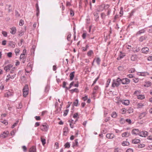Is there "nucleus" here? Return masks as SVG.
<instances>
[{
	"mask_svg": "<svg viewBox=\"0 0 152 152\" xmlns=\"http://www.w3.org/2000/svg\"><path fill=\"white\" fill-rule=\"evenodd\" d=\"M121 79L118 77L116 79L113 80V81L112 86L113 87H118L121 84Z\"/></svg>",
	"mask_w": 152,
	"mask_h": 152,
	"instance_id": "nucleus-1",
	"label": "nucleus"
},
{
	"mask_svg": "<svg viewBox=\"0 0 152 152\" xmlns=\"http://www.w3.org/2000/svg\"><path fill=\"white\" fill-rule=\"evenodd\" d=\"M29 88L28 85H26L23 89V95L24 97H26L28 93Z\"/></svg>",
	"mask_w": 152,
	"mask_h": 152,
	"instance_id": "nucleus-2",
	"label": "nucleus"
},
{
	"mask_svg": "<svg viewBox=\"0 0 152 152\" xmlns=\"http://www.w3.org/2000/svg\"><path fill=\"white\" fill-rule=\"evenodd\" d=\"M49 128L48 125L46 123H44L40 126V129L44 132H47Z\"/></svg>",
	"mask_w": 152,
	"mask_h": 152,
	"instance_id": "nucleus-3",
	"label": "nucleus"
},
{
	"mask_svg": "<svg viewBox=\"0 0 152 152\" xmlns=\"http://www.w3.org/2000/svg\"><path fill=\"white\" fill-rule=\"evenodd\" d=\"M16 74H14L13 75H11L10 74H8L7 75L6 78L5 80V81L6 82H8L10 80H12L16 77Z\"/></svg>",
	"mask_w": 152,
	"mask_h": 152,
	"instance_id": "nucleus-4",
	"label": "nucleus"
},
{
	"mask_svg": "<svg viewBox=\"0 0 152 152\" xmlns=\"http://www.w3.org/2000/svg\"><path fill=\"white\" fill-rule=\"evenodd\" d=\"M121 82L123 84H128L130 82V80L127 78H123L121 79Z\"/></svg>",
	"mask_w": 152,
	"mask_h": 152,
	"instance_id": "nucleus-5",
	"label": "nucleus"
},
{
	"mask_svg": "<svg viewBox=\"0 0 152 152\" xmlns=\"http://www.w3.org/2000/svg\"><path fill=\"white\" fill-rule=\"evenodd\" d=\"M9 134V132L8 131H4L0 135V137L2 138H4L7 137Z\"/></svg>",
	"mask_w": 152,
	"mask_h": 152,
	"instance_id": "nucleus-6",
	"label": "nucleus"
},
{
	"mask_svg": "<svg viewBox=\"0 0 152 152\" xmlns=\"http://www.w3.org/2000/svg\"><path fill=\"white\" fill-rule=\"evenodd\" d=\"M13 93L12 92L8 91L7 92L4 94V96L8 98L9 96H13Z\"/></svg>",
	"mask_w": 152,
	"mask_h": 152,
	"instance_id": "nucleus-7",
	"label": "nucleus"
},
{
	"mask_svg": "<svg viewBox=\"0 0 152 152\" xmlns=\"http://www.w3.org/2000/svg\"><path fill=\"white\" fill-rule=\"evenodd\" d=\"M148 132L147 131L139 132V135L142 137H145L148 135Z\"/></svg>",
	"mask_w": 152,
	"mask_h": 152,
	"instance_id": "nucleus-8",
	"label": "nucleus"
},
{
	"mask_svg": "<svg viewBox=\"0 0 152 152\" xmlns=\"http://www.w3.org/2000/svg\"><path fill=\"white\" fill-rule=\"evenodd\" d=\"M13 65L12 64H9L5 66L4 67V69L6 72H7L9 70H10L12 68Z\"/></svg>",
	"mask_w": 152,
	"mask_h": 152,
	"instance_id": "nucleus-9",
	"label": "nucleus"
},
{
	"mask_svg": "<svg viewBox=\"0 0 152 152\" xmlns=\"http://www.w3.org/2000/svg\"><path fill=\"white\" fill-rule=\"evenodd\" d=\"M140 131L138 129H134L132 130V133L133 134H134L136 135H139V134Z\"/></svg>",
	"mask_w": 152,
	"mask_h": 152,
	"instance_id": "nucleus-10",
	"label": "nucleus"
},
{
	"mask_svg": "<svg viewBox=\"0 0 152 152\" xmlns=\"http://www.w3.org/2000/svg\"><path fill=\"white\" fill-rule=\"evenodd\" d=\"M106 137L109 139H112L115 137V135L112 133H108L106 135Z\"/></svg>",
	"mask_w": 152,
	"mask_h": 152,
	"instance_id": "nucleus-11",
	"label": "nucleus"
},
{
	"mask_svg": "<svg viewBox=\"0 0 152 152\" xmlns=\"http://www.w3.org/2000/svg\"><path fill=\"white\" fill-rule=\"evenodd\" d=\"M20 59L22 60V62L23 63H24L26 59V57L25 56V54L22 53L20 57Z\"/></svg>",
	"mask_w": 152,
	"mask_h": 152,
	"instance_id": "nucleus-12",
	"label": "nucleus"
},
{
	"mask_svg": "<svg viewBox=\"0 0 152 152\" xmlns=\"http://www.w3.org/2000/svg\"><path fill=\"white\" fill-rule=\"evenodd\" d=\"M142 52L144 53L147 54L149 51V49L147 47L143 48L141 50Z\"/></svg>",
	"mask_w": 152,
	"mask_h": 152,
	"instance_id": "nucleus-13",
	"label": "nucleus"
},
{
	"mask_svg": "<svg viewBox=\"0 0 152 152\" xmlns=\"http://www.w3.org/2000/svg\"><path fill=\"white\" fill-rule=\"evenodd\" d=\"M120 101L123 104L126 105H128L129 104V101L128 100H120Z\"/></svg>",
	"mask_w": 152,
	"mask_h": 152,
	"instance_id": "nucleus-14",
	"label": "nucleus"
},
{
	"mask_svg": "<svg viewBox=\"0 0 152 152\" xmlns=\"http://www.w3.org/2000/svg\"><path fill=\"white\" fill-rule=\"evenodd\" d=\"M68 122L69 123V125L71 128H73L74 127V125L76 122H74L73 120H71L69 121Z\"/></svg>",
	"mask_w": 152,
	"mask_h": 152,
	"instance_id": "nucleus-15",
	"label": "nucleus"
},
{
	"mask_svg": "<svg viewBox=\"0 0 152 152\" xmlns=\"http://www.w3.org/2000/svg\"><path fill=\"white\" fill-rule=\"evenodd\" d=\"M10 32L11 34H15L16 31V27H12L10 28Z\"/></svg>",
	"mask_w": 152,
	"mask_h": 152,
	"instance_id": "nucleus-16",
	"label": "nucleus"
},
{
	"mask_svg": "<svg viewBox=\"0 0 152 152\" xmlns=\"http://www.w3.org/2000/svg\"><path fill=\"white\" fill-rule=\"evenodd\" d=\"M130 133L128 132H126L123 133L122 134V137H127L129 136Z\"/></svg>",
	"mask_w": 152,
	"mask_h": 152,
	"instance_id": "nucleus-17",
	"label": "nucleus"
},
{
	"mask_svg": "<svg viewBox=\"0 0 152 152\" xmlns=\"http://www.w3.org/2000/svg\"><path fill=\"white\" fill-rule=\"evenodd\" d=\"M137 75L139 76H145L147 75H148V74L147 72H138L137 73Z\"/></svg>",
	"mask_w": 152,
	"mask_h": 152,
	"instance_id": "nucleus-18",
	"label": "nucleus"
},
{
	"mask_svg": "<svg viewBox=\"0 0 152 152\" xmlns=\"http://www.w3.org/2000/svg\"><path fill=\"white\" fill-rule=\"evenodd\" d=\"M29 152H36V147L35 146H32L29 149Z\"/></svg>",
	"mask_w": 152,
	"mask_h": 152,
	"instance_id": "nucleus-19",
	"label": "nucleus"
},
{
	"mask_svg": "<svg viewBox=\"0 0 152 152\" xmlns=\"http://www.w3.org/2000/svg\"><path fill=\"white\" fill-rule=\"evenodd\" d=\"M75 72H71L69 75L70 80H72L74 78L75 76Z\"/></svg>",
	"mask_w": 152,
	"mask_h": 152,
	"instance_id": "nucleus-20",
	"label": "nucleus"
},
{
	"mask_svg": "<svg viewBox=\"0 0 152 152\" xmlns=\"http://www.w3.org/2000/svg\"><path fill=\"white\" fill-rule=\"evenodd\" d=\"M144 106V104L140 102L137 103V108H141Z\"/></svg>",
	"mask_w": 152,
	"mask_h": 152,
	"instance_id": "nucleus-21",
	"label": "nucleus"
},
{
	"mask_svg": "<svg viewBox=\"0 0 152 152\" xmlns=\"http://www.w3.org/2000/svg\"><path fill=\"white\" fill-rule=\"evenodd\" d=\"M151 85V83L149 81L146 82L145 84L144 85V86L145 87H148L150 86Z\"/></svg>",
	"mask_w": 152,
	"mask_h": 152,
	"instance_id": "nucleus-22",
	"label": "nucleus"
},
{
	"mask_svg": "<svg viewBox=\"0 0 152 152\" xmlns=\"http://www.w3.org/2000/svg\"><path fill=\"white\" fill-rule=\"evenodd\" d=\"M140 142V140L137 139H134L132 140V143L134 144H136L139 143Z\"/></svg>",
	"mask_w": 152,
	"mask_h": 152,
	"instance_id": "nucleus-23",
	"label": "nucleus"
},
{
	"mask_svg": "<svg viewBox=\"0 0 152 152\" xmlns=\"http://www.w3.org/2000/svg\"><path fill=\"white\" fill-rule=\"evenodd\" d=\"M98 89H99L98 86H95L94 88L92 94L93 95L95 94L96 92L97 91Z\"/></svg>",
	"mask_w": 152,
	"mask_h": 152,
	"instance_id": "nucleus-24",
	"label": "nucleus"
},
{
	"mask_svg": "<svg viewBox=\"0 0 152 152\" xmlns=\"http://www.w3.org/2000/svg\"><path fill=\"white\" fill-rule=\"evenodd\" d=\"M69 91H70V93H73L74 92L77 93H78L79 92L78 89L77 88H75L74 89H72L71 90H70Z\"/></svg>",
	"mask_w": 152,
	"mask_h": 152,
	"instance_id": "nucleus-25",
	"label": "nucleus"
},
{
	"mask_svg": "<svg viewBox=\"0 0 152 152\" xmlns=\"http://www.w3.org/2000/svg\"><path fill=\"white\" fill-rule=\"evenodd\" d=\"M16 69L15 67H12L11 69H10V74H16Z\"/></svg>",
	"mask_w": 152,
	"mask_h": 152,
	"instance_id": "nucleus-26",
	"label": "nucleus"
},
{
	"mask_svg": "<svg viewBox=\"0 0 152 152\" xmlns=\"http://www.w3.org/2000/svg\"><path fill=\"white\" fill-rule=\"evenodd\" d=\"M137 56L136 55H132L131 57V59L132 61H135L137 59Z\"/></svg>",
	"mask_w": 152,
	"mask_h": 152,
	"instance_id": "nucleus-27",
	"label": "nucleus"
},
{
	"mask_svg": "<svg viewBox=\"0 0 152 152\" xmlns=\"http://www.w3.org/2000/svg\"><path fill=\"white\" fill-rule=\"evenodd\" d=\"M146 115V113L145 112L142 113L140 114L139 117L140 119H141L144 117Z\"/></svg>",
	"mask_w": 152,
	"mask_h": 152,
	"instance_id": "nucleus-28",
	"label": "nucleus"
},
{
	"mask_svg": "<svg viewBox=\"0 0 152 152\" xmlns=\"http://www.w3.org/2000/svg\"><path fill=\"white\" fill-rule=\"evenodd\" d=\"M95 60H96V62L98 65H100V62H101V60L99 58H95L93 62H94Z\"/></svg>",
	"mask_w": 152,
	"mask_h": 152,
	"instance_id": "nucleus-29",
	"label": "nucleus"
},
{
	"mask_svg": "<svg viewBox=\"0 0 152 152\" xmlns=\"http://www.w3.org/2000/svg\"><path fill=\"white\" fill-rule=\"evenodd\" d=\"M94 54V52L92 50H90L88 52L87 55L88 56L90 57Z\"/></svg>",
	"mask_w": 152,
	"mask_h": 152,
	"instance_id": "nucleus-30",
	"label": "nucleus"
},
{
	"mask_svg": "<svg viewBox=\"0 0 152 152\" xmlns=\"http://www.w3.org/2000/svg\"><path fill=\"white\" fill-rule=\"evenodd\" d=\"M145 96L143 95H139L138 96V97H137V98L138 99H145Z\"/></svg>",
	"mask_w": 152,
	"mask_h": 152,
	"instance_id": "nucleus-31",
	"label": "nucleus"
},
{
	"mask_svg": "<svg viewBox=\"0 0 152 152\" xmlns=\"http://www.w3.org/2000/svg\"><path fill=\"white\" fill-rule=\"evenodd\" d=\"M129 144V142L127 141H123L122 143V145L123 146H128Z\"/></svg>",
	"mask_w": 152,
	"mask_h": 152,
	"instance_id": "nucleus-32",
	"label": "nucleus"
},
{
	"mask_svg": "<svg viewBox=\"0 0 152 152\" xmlns=\"http://www.w3.org/2000/svg\"><path fill=\"white\" fill-rule=\"evenodd\" d=\"M111 117L113 118H116L117 115V114L115 112H113L111 115Z\"/></svg>",
	"mask_w": 152,
	"mask_h": 152,
	"instance_id": "nucleus-33",
	"label": "nucleus"
},
{
	"mask_svg": "<svg viewBox=\"0 0 152 152\" xmlns=\"http://www.w3.org/2000/svg\"><path fill=\"white\" fill-rule=\"evenodd\" d=\"M73 118H76V120H75V122H76V121L77 120V118H78V114L77 113H75L73 115Z\"/></svg>",
	"mask_w": 152,
	"mask_h": 152,
	"instance_id": "nucleus-34",
	"label": "nucleus"
},
{
	"mask_svg": "<svg viewBox=\"0 0 152 152\" xmlns=\"http://www.w3.org/2000/svg\"><path fill=\"white\" fill-rule=\"evenodd\" d=\"M41 141L42 142V145H44L46 143V140L44 138H43L42 136L41 137Z\"/></svg>",
	"mask_w": 152,
	"mask_h": 152,
	"instance_id": "nucleus-35",
	"label": "nucleus"
},
{
	"mask_svg": "<svg viewBox=\"0 0 152 152\" xmlns=\"http://www.w3.org/2000/svg\"><path fill=\"white\" fill-rule=\"evenodd\" d=\"M145 31V30L144 29H142L139 31L137 33V35H140L141 34H142L144 33Z\"/></svg>",
	"mask_w": 152,
	"mask_h": 152,
	"instance_id": "nucleus-36",
	"label": "nucleus"
},
{
	"mask_svg": "<svg viewBox=\"0 0 152 152\" xmlns=\"http://www.w3.org/2000/svg\"><path fill=\"white\" fill-rule=\"evenodd\" d=\"M75 142L73 143V146H78V142L77 141V140H75L74 141Z\"/></svg>",
	"mask_w": 152,
	"mask_h": 152,
	"instance_id": "nucleus-37",
	"label": "nucleus"
},
{
	"mask_svg": "<svg viewBox=\"0 0 152 152\" xmlns=\"http://www.w3.org/2000/svg\"><path fill=\"white\" fill-rule=\"evenodd\" d=\"M9 45L11 46L13 48L15 47V44L12 42H10L9 43Z\"/></svg>",
	"mask_w": 152,
	"mask_h": 152,
	"instance_id": "nucleus-38",
	"label": "nucleus"
},
{
	"mask_svg": "<svg viewBox=\"0 0 152 152\" xmlns=\"http://www.w3.org/2000/svg\"><path fill=\"white\" fill-rule=\"evenodd\" d=\"M20 52V50L18 48H16L15 50V53L16 55H18L19 54Z\"/></svg>",
	"mask_w": 152,
	"mask_h": 152,
	"instance_id": "nucleus-39",
	"label": "nucleus"
},
{
	"mask_svg": "<svg viewBox=\"0 0 152 152\" xmlns=\"http://www.w3.org/2000/svg\"><path fill=\"white\" fill-rule=\"evenodd\" d=\"M126 112V110L125 108H122L121 110V113L122 114H125Z\"/></svg>",
	"mask_w": 152,
	"mask_h": 152,
	"instance_id": "nucleus-40",
	"label": "nucleus"
},
{
	"mask_svg": "<svg viewBox=\"0 0 152 152\" xmlns=\"http://www.w3.org/2000/svg\"><path fill=\"white\" fill-rule=\"evenodd\" d=\"M78 103V101L77 99H76L73 102V104L74 106H77Z\"/></svg>",
	"mask_w": 152,
	"mask_h": 152,
	"instance_id": "nucleus-41",
	"label": "nucleus"
},
{
	"mask_svg": "<svg viewBox=\"0 0 152 152\" xmlns=\"http://www.w3.org/2000/svg\"><path fill=\"white\" fill-rule=\"evenodd\" d=\"M69 110L68 109H66V110L64 111V116H66L68 113L69 112Z\"/></svg>",
	"mask_w": 152,
	"mask_h": 152,
	"instance_id": "nucleus-42",
	"label": "nucleus"
},
{
	"mask_svg": "<svg viewBox=\"0 0 152 152\" xmlns=\"http://www.w3.org/2000/svg\"><path fill=\"white\" fill-rule=\"evenodd\" d=\"M64 146L65 147V148H68L70 146V143L68 142H67L64 145Z\"/></svg>",
	"mask_w": 152,
	"mask_h": 152,
	"instance_id": "nucleus-43",
	"label": "nucleus"
},
{
	"mask_svg": "<svg viewBox=\"0 0 152 152\" xmlns=\"http://www.w3.org/2000/svg\"><path fill=\"white\" fill-rule=\"evenodd\" d=\"M127 112L129 113H132L133 112V109L132 108H129L128 110H127Z\"/></svg>",
	"mask_w": 152,
	"mask_h": 152,
	"instance_id": "nucleus-44",
	"label": "nucleus"
},
{
	"mask_svg": "<svg viewBox=\"0 0 152 152\" xmlns=\"http://www.w3.org/2000/svg\"><path fill=\"white\" fill-rule=\"evenodd\" d=\"M125 121L126 120L124 119L123 118H121V119L120 122L121 124H123L125 122Z\"/></svg>",
	"mask_w": 152,
	"mask_h": 152,
	"instance_id": "nucleus-45",
	"label": "nucleus"
},
{
	"mask_svg": "<svg viewBox=\"0 0 152 152\" xmlns=\"http://www.w3.org/2000/svg\"><path fill=\"white\" fill-rule=\"evenodd\" d=\"M24 24V21L23 20H21L19 23V25L20 26H23Z\"/></svg>",
	"mask_w": 152,
	"mask_h": 152,
	"instance_id": "nucleus-46",
	"label": "nucleus"
},
{
	"mask_svg": "<svg viewBox=\"0 0 152 152\" xmlns=\"http://www.w3.org/2000/svg\"><path fill=\"white\" fill-rule=\"evenodd\" d=\"M135 71L134 69L132 68L129 70V72L130 73H134L135 72Z\"/></svg>",
	"mask_w": 152,
	"mask_h": 152,
	"instance_id": "nucleus-47",
	"label": "nucleus"
},
{
	"mask_svg": "<svg viewBox=\"0 0 152 152\" xmlns=\"http://www.w3.org/2000/svg\"><path fill=\"white\" fill-rule=\"evenodd\" d=\"M68 128L67 127H65L63 129V132H68Z\"/></svg>",
	"mask_w": 152,
	"mask_h": 152,
	"instance_id": "nucleus-48",
	"label": "nucleus"
},
{
	"mask_svg": "<svg viewBox=\"0 0 152 152\" xmlns=\"http://www.w3.org/2000/svg\"><path fill=\"white\" fill-rule=\"evenodd\" d=\"M106 15L104 13H102L101 14V17L102 19H104L105 18Z\"/></svg>",
	"mask_w": 152,
	"mask_h": 152,
	"instance_id": "nucleus-49",
	"label": "nucleus"
},
{
	"mask_svg": "<svg viewBox=\"0 0 152 152\" xmlns=\"http://www.w3.org/2000/svg\"><path fill=\"white\" fill-rule=\"evenodd\" d=\"M2 34L3 36L5 37H6L7 36V33L5 31H2Z\"/></svg>",
	"mask_w": 152,
	"mask_h": 152,
	"instance_id": "nucleus-50",
	"label": "nucleus"
},
{
	"mask_svg": "<svg viewBox=\"0 0 152 152\" xmlns=\"http://www.w3.org/2000/svg\"><path fill=\"white\" fill-rule=\"evenodd\" d=\"M54 147L56 149H58V142H55L54 145Z\"/></svg>",
	"mask_w": 152,
	"mask_h": 152,
	"instance_id": "nucleus-51",
	"label": "nucleus"
},
{
	"mask_svg": "<svg viewBox=\"0 0 152 152\" xmlns=\"http://www.w3.org/2000/svg\"><path fill=\"white\" fill-rule=\"evenodd\" d=\"M140 93L139 91H136L134 92V94L137 96V97H138V96L139 95Z\"/></svg>",
	"mask_w": 152,
	"mask_h": 152,
	"instance_id": "nucleus-52",
	"label": "nucleus"
},
{
	"mask_svg": "<svg viewBox=\"0 0 152 152\" xmlns=\"http://www.w3.org/2000/svg\"><path fill=\"white\" fill-rule=\"evenodd\" d=\"M119 13L121 15H120V16H121L123 15V9L122 7H121L120 8V11L119 12Z\"/></svg>",
	"mask_w": 152,
	"mask_h": 152,
	"instance_id": "nucleus-53",
	"label": "nucleus"
},
{
	"mask_svg": "<svg viewBox=\"0 0 152 152\" xmlns=\"http://www.w3.org/2000/svg\"><path fill=\"white\" fill-rule=\"evenodd\" d=\"M134 82L135 83L138 82L139 80V79L138 78H134L133 79Z\"/></svg>",
	"mask_w": 152,
	"mask_h": 152,
	"instance_id": "nucleus-54",
	"label": "nucleus"
},
{
	"mask_svg": "<svg viewBox=\"0 0 152 152\" xmlns=\"http://www.w3.org/2000/svg\"><path fill=\"white\" fill-rule=\"evenodd\" d=\"M18 121H17L12 126V128H13L15 127L17 125L18 123Z\"/></svg>",
	"mask_w": 152,
	"mask_h": 152,
	"instance_id": "nucleus-55",
	"label": "nucleus"
},
{
	"mask_svg": "<svg viewBox=\"0 0 152 152\" xmlns=\"http://www.w3.org/2000/svg\"><path fill=\"white\" fill-rule=\"evenodd\" d=\"M87 35L86 33H84L82 35V37L83 39H85Z\"/></svg>",
	"mask_w": 152,
	"mask_h": 152,
	"instance_id": "nucleus-56",
	"label": "nucleus"
},
{
	"mask_svg": "<svg viewBox=\"0 0 152 152\" xmlns=\"http://www.w3.org/2000/svg\"><path fill=\"white\" fill-rule=\"evenodd\" d=\"M1 122L6 125H7L8 124V122L6 120H4L2 121H1Z\"/></svg>",
	"mask_w": 152,
	"mask_h": 152,
	"instance_id": "nucleus-57",
	"label": "nucleus"
},
{
	"mask_svg": "<svg viewBox=\"0 0 152 152\" xmlns=\"http://www.w3.org/2000/svg\"><path fill=\"white\" fill-rule=\"evenodd\" d=\"M110 81H111V79H108L107 80V83H106L107 87L109 85V83H110Z\"/></svg>",
	"mask_w": 152,
	"mask_h": 152,
	"instance_id": "nucleus-58",
	"label": "nucleus"
},
{
	"mask_svg": "<svg viewBox=\"0 0 152 152\" xmlns=\"http://www.w3.org/2000/svg\"><path fill=\"white\" fill-rule=\"evenodd\" d=\"M147 149L148 150H152V145L148 146L147 147Z\"/></svg>",
	"mask_w": 152,
	"mask_h": 152,
	"instance_id": "nucleus-59",
	"label": "nucleus"
},
{
	"mask_svg": "<svg viewBox=\"0 0 152 152\" xmlns=\"http://www.w3.org/2000/svg\"><path fill=\"white\" fill-rule=\"evenodd\" d=\"M88 99L87 96H86L82 98V99L84 101H85Z\"/></svg>",
	"mask_w": 152,
	"mask_h": 152,
	"instance_id": "nucleus-60",
	"label": "nucleus"
},
{
	"mask_svg": "<svg viewBox=\"0 0 152 152\" xmlns=\"http://www.w3.org/2000/svg\"><path fill=\"white\" fill-rule=\"evenodd\" d=\"M121 149L118 148L115 149L114 152H121Z\"/></svg>",
	"mask_w": 152,
	"mask_h": 152,
	"instance_id": "nucleus-61",
	"label": "nucleus"
},
{
	"mask_svg": "<svg viewBox=\"0 0 152 152\" xmlns=\"http://www.w3.org/2000/svg\"><path fill=\"white\" fill-rule=\"evenodd\" d=\"M12 53L11 52H9L8 53H7V56L9 57H11L12 56Z\"/></svg>",
	"mask_w": 152,
	"mask_h": 152,
	"instance_id": "nucleus-62",
	"label": "nucleus"
},
{
	"mask_svg": "<svg viewBox=\"0 0 152 152\" xmlns=\"http://www.w3.org/2000/svg\"><path fill=\"white\" fill-rule=\"evenodd\" d=\"M126 152H133V150L132 149L129 148L127 150Z\"/></svg>",
	"mask_w": 152,
	"mask_h": 152,
	"instance_id": "nucleus-63",
	"label": "nucleus"
},
{
	"mask_svg": "<svg viewBox=\"0 0 152 152\" xmlns=\"http://www.w3.org/2000/svg\"><path fill=\"white\" fill-rule=\"evenodd\" d=\"M147 59L148 61H152V56L148 57Z\"/></svg>",
	"mask_w": 152,
	"mask_h": 152,
	"instance_id": "nucleus-64",
	"label": "nucleus"
}]
</instances>
